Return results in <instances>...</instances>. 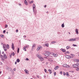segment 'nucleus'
I'll return each instance as SVG.
<instances>
[{
	"label": "nucleus",
	"instance_id": "nucleus-1",
	"mask_svg": "<svg viewBox=\"0 0 79 79\" xmlns=\"http://www.w3.org/2000/svg\"><path fill=\"white\" fill-rule=\"evenodd\" d=\"M1 58V60L3 62L4 61V58H3V56L2 55H1L0 56Z\"/></svg>",
	"mask_w": 79,
	"mask_h": 79
},
{
	"label": "nucleus",
	"instance_id": "nucleus-2",
	"mask_svg": "<svg viewBox=\"0 0 79 79\" xmlns=\"http://www.w3.org/2000/svg\"><path fill=\"white\" fill-rule=\"evenodd\" d=\"M33 11L34 13V14L35 15H36V14H37V10L35 9L33 10Z\"/></svg>",
	"mask_w": 79,
	"mask_h": 79
},
{
	"label": "nucleus",
	"instance_id": "nucleus-3",
	"mask_svg": "<svg viewBox=\"0 0 79 79\" xmlns=\"http://www.w3.org/2000/svg\"><path fill=\"white\" fill-rule=\"evenodd\" d=\"M73 66V68H77L78 65L76 64H73L72 65Z\"/></svg>",
	"mask_w": 79,
	"mask_h": 79
},
{
	"label": "nucleus",
	"instance_id": "nucleus-4",
	"mask_svg": "<svg viewBox=\"0 0 79 79\" xmlns=\"http://www.w3.org/2000/svg\"><path fill=\"white\" fill-rule=\"evenodd\" d=\"M3 56L5 59H7L8 58V57H7V56H6L5 54H4Z\"/></svg>",
	"mask_w": 79,
	"mask_h": 79
},
{
	"label": "nucleus",
	"instance_id": "nucleus-5",
	"mask_svg": "<svg viewBox=\"0 0 79 79\" xmlns=\"http://www.w3.org/2000/svg\"><path fill=\"white\" fill-rule=\"evenodd\" d=\"M60 50L61 51H62V52H63V53H64V52H66V49H63V48H61L60 49Z\"/></svg>",
	"mask_w": 79,
	"mask_h": 79
},
{
	"label": "nucleus",
	"instance_id": "nucleus-6",
	"mask_svg": "<svg viewBox=\"0 0 79 79\" xmlns=\"http://www.w3.org/2000/svg\"><path fill=\"white\" fill-rule=\"evenodd\" d=\"M12 50H15V46H14V44H13V43H12Z\"/></svg>",
	"mask_w": 79,
	"mask_h": 79
},
{
	"label": "nucleus",
	"instance_id": "nucleus-7",
	"mask_svg": "<svg viewBox=\"0 0 79 79\" xmlns=\"http://www.w3.org/2000/svg\"><path fill=\"white\" fill-rule=\"evenodd\" d=\"M75 31L77 34H79V31H78V29H76Z\"/></svg>",
	"mask_w": 79,
	"mask_h": 79
},
{
	"label": "nucleus",
	"instance_id": "nucleus-8",
	"mask_svg": "<svg viewBox=\"0 0 79 79\" xmlns=\"http://www.w3.org/2000/svg\"><path fill=\"white\" fill-rule=\"evenodd\" d=\"M42 48L41 47V46H40V47H38L37 49V51H39V50H40V48Z\"/></svg>",
	"mask_w": 79,
	"mask_h": 79
},
{
	"label": "nucleus",
	"instance_id": "nucleus-9",
	"mask_svg": "<svg viewBox=\"0 0 79 79\" xmlns=\"http://www.w3.org/2000/svg\"><path fill=\"white\" fill-rule=\"evenodd\" d=\"M59 67L60 66H57L55 68H54V69H55V70H56V69H58Z\"/></svg>",
	"mask_w": 79,
	"mask_h": 79
},
{
	"label": "nucleus",
	"instance_id": "nucleus-10",
	"mask_svg": "<svg viewBox=\"0 0 79 79\" xmlns=\"http://www.w3.org/2000/svg\"><path fill=\"white\" fill-rule=\"evenodd\" d=\"M35 9V4H34L33 5V10Z\"/></svg>",
	"mask_w": 79,
	"mask_h": 79
},
{
	"label": "nucleus",
	"instance_id": "nucleus-11",
	"mask_svg": "<svg viewBox=\"0 0 79 79\" xmlns=\"http://www.w3.org/2000/svg\"><path fill=\"white\" fill-rule=\"evenodd\" d=\"M24 3L26 5H28V4H27V2L26 0H25L24 1Z\"/></svg>",
	"mask_w": 79,
	"mask_h": 79
},
{
	"label": "nucleus",
	"instance_id": "nucleus-12",
	"mask_svg": "<svg viewBox=\"0 0 79 79\" xmlns=\"http://www.w3.org/2000/svg\"><path fill=\"white\" fill-rule=\"evenodd\" d=\"M66 48L67 50H68L69 48H71V47H70V46H67Z\"/></svg>",
	"mask_w": 79,
	"mask_h": 79
},
{
	"label": "nucleus",
	"instance_id": "nucleus-13",
	"mask_svg": "<svg viewBox=\"0 0 79 79\" xmlns=\"http://www.w3.org/2000/svg\"><path fill=\"white\" fill-rule=\"evenodd\" d=\"M24 71L25 72V73H26V74H28V73H29V72H28V70H27L26 69H25Z\"/></svg>",
	"mask_w": 79,
	"mask_h": 79
},
{
	"label": "nucleus",
	"instance_id": "nucleus-14",
	"mask_svg": "<svg viewBox=\"0 0 79 79\" xmlns=\"http://www.w3.org/2000/svg\"><path fill=\"white\" fill-rule=\"evenodd\" d=\"M49 45L48 44V43H45V46H46V47H48L49 46Z\"/></svg>",
	"mask_w": 79,
	"mask_h": 79
},
{
	"label": "nucleus",
	"instance_id": "nucleus-15",
	"mask_svg": "<svg viewBox=\"0 0 79 79\" xmlns=\"http://www.w3.org/2000/svg\"><path fill=\"white\" fill-rule=\"evenodd\" d=\"M66 74L67 76H68V77H69V73L68 72H66Z\"/></svg>",
	"mask_w": 79,
	"mask_h": 79
},
{
	"label": "nucleus",
	"instance_id": "nucleus-16",
	"mask_svg": "<svg viewBox=\"0 0 79 79\" xmlns=\"http://www.w3.org/2000/svg\"><path fill=\"white\" fill-rule=\"evenodd\" d=\"M3 48L4 49V51H6L7 50V49H6V48L4 46H3Z\"/></svg>",
	"mask_w": 79,
	"mask_h": 79
},
{
	"label": "nucleus",
	"instance_id": "nucleus-17",
	"mask_svg": "<svg viewBox=\"0 0 79 79\" xmlns=\"http://www.w3.org/2000/svg\"><path fill=\"white\" fill-rule=\"evenodd\" d=\"M48 71L50 72V74H52V70L50 69H49Z\"/></svg>",
	"mask_w": 79,
	"mask_h": 79
},
{
	"label": "nucleus",
	"instance_id": "nucleus-18",
	"mask_svg": "<svg viewBox=\"0 0 79 79\" xmlns=\"http://www.w3.org/2000/svg\"><path fill=\"white\" fill-rule=\"evenodd\" d=\"M16 61L17 62V63H19V62L20 61V60H19V59H17L16 60Z\"/></svg>",
	"mask_w": 79,
	"mask_h": 79
},
{
	"label": "nucleus",
	"instance_id": "nucleus-19",
	"mask_svg": "<svg viewBox=\"0 0 79 79\" xmlns=\"http://www.w3.org/2000/svg\"><path fill=\"white\" fill-rule=\"evenodd\" d=\"M74 61H79V59H74Z\"/></svg>",
	"mask_w": 79,
	"mask_h": 79
},
{
	"label": "nucleus",
	"instance_id": "nucleus-20",
	"mask_svg": "<svg viewBox=\"0 0 79 79\" xmlns=\"http://www.w3.org/2000/svg\"><path fill=\"white\" fill-rule=\"evenodd\" d=\"M11 54L12 56H12H15V52H13L12 53H11Z\"/></svg>",
	"mask_w": 79,
	"mask_h": 79
},
{
	"label": "nucleus",
	"instance_id": "nucleus-21",
	"mask_svg": "<svg viewBox=\"0 0 79 79\" xmlns=\"http://www.w3.org/2000/svg\"><path fill=\"white\" fill-rule=\"evenodd\" d=\"M6 48L7 49H9V48H10V46H9V45L8 44L7 45Z\"/></svg>",
	"mask_w": 79,
	"mask_h": 79
},
{
	"label": "nucleus",
	"instance_id": "nucleus-22",
	"mask_svg": "<svg viewBox=\"0 0 79 79\" xmlns=\"http://www.w3.org/2000/svg\"><path fill=\"white\" fill-rule=\"evenodd\" d=\"M61 27L63 28L64 27V23L62 24Z\"/></svg>",
	"mask_w": 79,
	"mask_h": 79
},
{
	"label": "nucleus",
	"instance_id": "nucleus-23",
	"mask_svg": "<svg viewBox=\"0 0 79 79\" xmlns=\"http://www.w3.org/2000/svg\"><path fill=\"white\" fill-rule=\"evenodd\" d=\"M35 47V44H34L33 45H32V48H33V49H34V47Z\"/></svg>",
	"mask_w": 79,
	"mask_h": 79
},
{
	"label": "nucleus",
	"instance_id": "nucleus-24",
	"mask_svg": "<svg viewBox=\"0 0 79 79\" xmlns=\"http://www.w3.org/2000/svg\"><path fill=\"white\" fill-rule=\"evenodd\" d=\"M67 55H66L65 58H67V59H70V58H69V57H68V56Z\"/></svg>",
	"mask_w": 79,
	"mask_h": 79
},
{
	"label": "nucleus",
	"instance_id": "nucleus-25",
	"mask_svg": "<svg viewBox=\"0 0 79 79\" xmlns=\"http://www.w3.org/2000/svg\"><path fill=\"white\" fill-rule=\"evenodd\" d=\"M46 53H47V54H48V55H50V52H46Z\"/></svg>",
	"mask_w": 79,
	"mask_h": 79
},
{
	"label": "nucleus",
	"instance_id": "nucleus-26",
	"mask_svg": "<svg viewBox=\"0 0 79 79\" xmlns=\"http://www.w3.org/2000/svg\"><path fill=\"white\" fill-rule=\"evenodd\" d=\"M26 48H25V47H23V50H24V51H25V52H26V51H27V50H26Z\"/></svg>",
	"mask_w": 79,
	"mask_h": 79
},
{
	"label": "nucleus",
	"instance_id": "nucleus-27",
	"mask_svg": "<svg viewBox=\"0 0 79 79\" xmlns=\"http://www.w3.org/2000/svg\"><path fill=\"white\" fill-rule=\"evenodd\" d=\"M70 55H71V56H73V57L75 56V55L73 54H71Z\"/></svg>",
	"mask_w": 79,
	"mask_h": 79
},
{
	"label": "nucleus",
	"instance_id": "nucleus-28",
	"mask_svg": "<svg viewBox=\"0 0 79 79\" xmlns=\"http://www.w3.org/2000/svg\"><path fill=\"white\" fill-rule=\"evenodd\" d=\"M19 48H18L17 50V53H19Z\"/></svg>",
	"mask_w": 79,
	"mask_h": 79
},
{
	"label": "nucleus",
	"instance_id": "nucleus-29",
	"mask_svg": "<svg viewBox=\"0 0 79 79\" xmlns=\"http://www.w3.org/2000/svg\"><path fill=\"white\" fill-rule=\"evenodd\" d=\"M40 59V60H41V61H43L44 60V58L42 57H41Z\"/></svg>",
	"mask_w": 79,
	"mask_h": 79
},
{
	"label": "nucleus",
	"instance_id": "nucleus-30",
	"mask_svg": "<svg viewBox=\"0 0 79 79\" xmlns=\"http://www.w3.org/2000/svg\"><path fill=\"white\" fill-rule=\"evenodd\" d=\"M66 68H69V65H68V64H66Z\"/></svg>",
	"mask_w": 79,
	"mask_h": 79
},
{
	"label": "nucleus",
	"instance_id": "nucleus-31",
	"mask_svg": "<svg viewBox=\"0 0 79 79\" xmlns=\"http://www.w3.org/2000/svg\"><path fill=\"white\" fill-rule=\"evenodd\" d=\"M0 36H1V37H2V38H3V37H4V35H2L1 34L0 35Z\"/></svg>",
	"mask_w": 79,
	"mask_h": 79
},
{
	"label": "nucleus",
	"instance_id": "nucleus-32",
	"mask_svg": "<svg viewBox=\"0 0 79 79\" xmlns=\"http://www.w3.org/2000/svg\"><path fill=\"white\" fill-rule=\"evenodd\" d=\"M69 41H73V39H70L69 40Z\"/></svg>",
	"mask_w": 79,
	"mask_h": 79
},
{
	"label": "nucleus",
	"instance_id": "nucleus-33",
	"mask_svg": "<svg viewBox=\"0 0 79 79\" xmlns=\"http://www.w3.org/2000/svg\"><path fill=\"white\" fill-rule=\"evenodd\" d=\"M6 69H7L8 70H9V67L8 66H7L6 68Z\"/></svg>",
	"mask_w": 79,
	"mask_h": 79
},
{
	"label": "nucleus",
	"instance_id": "nucleus-34",
	"mask_svg": "<svg viewBox=\"0 0 79 79\" xmlns=\"http://www.w3.org/2000/svg\"><path fill=\"white\" fill-rule=\"evenodd\" d=\"M46 56H50L49 55H48V54H46L45 55Z\"/></svg>",
	"mask_w": 79,
	"mask_h": 79
},
{
	"label": "nucleus",
	"instance_id": "nucleus-35",
	"mask_svg": "<svg viewBox=\"0 0 79 79\" xmlns=\"http://www.w3.org/2000/svg\"><path fill=\"white\" fill-rule=\"evenodd\" d=\"M9 69L10 71H13V69H12L11 68H9Z\"/></svg>",
	"mask_w": 79,
	"mask_h": 79
},
{
	"label": "nucleus",
	"instance_id": "nucleus-36",
	"mask_svg": "<svg viewBox=\"0 0 79 79\" xmlns=\"http://www.w3.org/2000/svg\"><path fill=\"white\" fill-rule=\"evenodd\" d=\"M11 72L12 75L14 74V71H13V70L11 71Z\"/></svg>",
	"mask_w": 79,
	"mask_h": 79
},
{
	"label": "nucleus",
	"instance_id": "nucleus-37",
	"mask_svg": "<svg viewBox=\"0 0 79 79\" xmlns=\"http://www.w3.org/2000/svg\"><path fill=\"white\" fill-rule=\"evenodd\" d=\"M56 42V41H53L51 42L52 44H55Z\"/></svg>",
	"mask_w": 79,
	"mask_h": 79
},
{
	"label": "nucleus",
	"instance_id": "nucleus-38",
	"mask_svg": "<svg viewBox=\"0 0 79 79\" xmlns=\"http://www.w3.org/2000/svg\"><path fill=\"white\" fill-rule=\"evenodd\" d=\"M73 47H77V45H76V44H73Z\"/></svg>",
	"mask_w": 79,
	"mask_h": 79
},
{
	"label": "nucleus",
	"instance_id": "nucleus-39",
	"mask_svg": "<svg viewBox=\"0 0 79 79\" xmlns=\"http://www.w3.org/2000/svg\"><path fill=\"white\" fill-rule=\"evenodd\" d=\"M66 64H64L63 65V66L64 67H65L66 68Z\"/></svg>",
	"mask_w": 79,
	"mask_h": 79
},
{
	"label": "nucleus",
	"instance_id": "nucleus-40",
	"mask_svg": "<svg viewBox=\"0 0 79 79\" xmlns=\"http://www.w3.org/2000/svg\"><path fill=\"white\" fill-rule=\"evenodd\" d=\"M34 2V1H31L30 2V4H31V3H32Z\"/></svg>",
	"mask_w": 79,
	"mask_h": 79
},
{
	"label": "nucleus",
	"instance_id": "nucleus-41",
	"mask_svg": "<svg viewBox=\"0 0 79 79\" xmlns=\"http://www.w3.org/2000/svg\"><path fill=\"white\" fill-rule=\"evenodd\" d=\"M63 75L64 76H66V73L65 72H63Z\"/></svg>",
	"mask_w": 79,
	"mask_h": 79
},
{
	"label": "nucleus",
	"instance_id": "nucleus-42",
	"mask_svg": "<svg viewBox=\"0 0 79 79\" xmlns=\"http://www.w3.org/2000/svg\"><path fill=\"white\" fill-rule=\"evenodd\" d=\"M5 32H6V30H4L3 31V34H5Z\"/></svg>",
	"mask_w": 79,
	"mask_h": 79
},
{
	"label": "nucleus",
	"instance_id": "nucleus-43",
	"mask_svg": "<svg viewBox=\"0 0 79 79\" xmlns=\"http://www.w3.org/2000/svg\"><path fill=\"white\" fill-rule=\"evenodd\" d=\"M47 69H44V71L45 72V73H47Z\"/></svg>",
	"mask_w": 79,
	"mask_h": 79
},
{
	"label": "nucleus",
	"instance_id": "nucleus-44",
	"mask_svg": "<svg viewBox=\"0 0 79 79\" xmlns=\"http://www.w3.org/2000/svg\"><path fill=\"white\" fill-rule=\"evenodd\" d=\"M5 28H6L8 27V25H6L5 26Z\"/></svg>",
	"mask_w": 79,
	"mask_h": 79
},
{
	"label": "nucleus",
	"instance_id": "nucleus-45",
	"mask_svg": "<svg viewBox=\"0 0 79 79\" xmlns=\"http://www.w3.org/2000/svg\"><path fill=\"white\" fill-rule=\"evenodd\" d=\"M63 72H62V71H60V74H63Z\"/></svg>",
	"mask_w": 79,
	"mask_h": 79
},
{
	"label": "nucleus",
	"instance_id": "nucleus-46",
	"mask_svg": "<svg viewBox=\"0 0 79 79\" xmlns=\"http://www.w3.org/2000/svg\"><path fill=\"white\" fill-rule=\"evenodd\" d=\"M49 61H50L51 62H53V60L51 59H49Z\"/></svg>",
	"mask_w": 79,
	"mask_h": 79
},
{
	"label": "nucleus",
	"instance_id": "nucleus-47",
	"mask_svg": "<svg viewBox=\"0 0 79 79\" xmlns=\"http://www.w3.org/2000/svg\"><path fill=\"white\" fill-rule=\"evenodd\" d=\"M37 56L39 58H40H40H41V57L39 56Z\"/></svg>",
	"mask_w": 79,
	"mask_h": 79
},
{
	"label": "nucleus",
	"instance_id": "nucleus-48",
	"mask_svg": "<svg viewBox=\"0 0 79 79\" xmlns=\"http://www.w3.org/2000/svg\"><path fill=\"white\" fill-rule=\"evenodd\" d=\"M11 56H12V55H11V54H10V55L9 56V57H10V58H11Z\"/></svg>",
	"mask_w": 79,
	"mask_h": 79
},
{
	"label": "nucleus",
	"instance_id": "nucleus-49",
	"mask_svg": "<svg viewBox=\"0 0 79 79\" xmlns=\"http://www.w3.org/2000/svg\"><path fill=\"white\" fill-rule=\"evenodd\" d=\"M67 53H68V54H69V53H70V52H69V51H67Z\"/></svg>",
	"mask_w": 79,
	"mask_h": 79
},
{
	"label": "nucleus",
	"instance_id": "nucleus-50",
	"mask_svg": "<svg viewBox=\"0 0 79 79\" xmlns=\"http://www.w3.org/2000/svg\"><path fill=\"white\" fill-rule=\"evenodd\" d=\"M37 77H38V78H40V76L39 75H37Z\"/></svg>",
	"mask_w": 79,
	"mask_h": 79
},
{
	"label": "nucleus",
	"instance_id": "nucleus-51",
	"mask_svg": "<svg viewBox=\"0 0 79 79\" xmlns=\"http://www.w3.org/2000/svg\"><path fill=\"white\" fill-rule=\"evenodd\" d=\"M56 72L54 73V76H56Z\"/></svg>",
	"mask_w": 79,
	"mask_h": 79
},
{
	"label": "nucleus",
	"instance_id": "nucleus-52",
	"mask_svg": "<svg viewBox=\"0 0 79 79\" xmlns=\"http://www.w3.org/2000/svg\"><path fill=\"white\" fill-rule=\"evenodd\" d=\"M77 70L79 71V67H77Z\"/></svg>",
	"mask_w": 79,
	"mask_h": 79
},
{
	"label": "nucleus",
	"instance_id": "nucleus-53",
	"mask_svg": "<svg viewBox=\"0 0 79 79\" xmlns=\"http://www.w3.org/2000/svg\"><path fill=\"white\" fill-rule=\"evenodd\" d=\"M26 60L27 61H28L29 60V59H28V58H26Z\"/></svg>",
	"mask_w": 79,
	"mask_h": 79
},
{
	"label": "nucleus",
	"instance_id": "nucleus-54",
	"mask_svg": "<svg viewBox=\"0 0 79 79\" xmlns=\"http://www.w3.org/2000/svg\"><path fill=\"white\" fill-rule=\"evenodd\" d=\"M76 39H73V41H76Z\"/></svg>",
	"mask_w": 79,
	"mask_h": 79
},
{
	"label": "nucleus",
	"instance_id": "nucleus-55",
	"mask_svg": "<svg viewBox=\"0 0 79 79\" xmlns=\"http://www.w3.org/2000/svg\"><path fill=\"white\" fill-rule=\"evenodd\" d=\"M14 71H15L16 69V68H15L14 69H13Z\"/></svg>",
	"mask_w": 79,
	"mask_h": 79
},
{
	"label": "nucleus",
	"instance_id": "nucleus-56",
	"mask_svg": "<svg viewBox=\"0 0 79 79\" xmlns=\"http://www.w3.org/2000/svg\"><path fill=\"white\" fill-rule=\"evenodd\" d=\"M67 56H68V57H69V58H71V56L69 55H67Z\"/></svg>",
	"mask_w": 79,
	"mask_h": 79
},
{
	"label": "nucleus",
	"instance_id": "nucleus-57",
	"mask_svg": "<svg viewBox=\"0 0 79 79\" xmlns=\"http://www.w3.org/2000/svg\"><path fill=\"white\" fill-rule=\"evenodd\" d=\"M0 63H1L0 64H1V65H2V64H3V63H2V62H0Z\"/></svg>",
	"mask_w": 79,
	"mask_h": 79
},
{
	"label": "nucleus",
	"instance_id": "nucleus-58",
	"mask_svg": "<svg viewBox=\"0 0 79 79\" xmlns=\"http://www.w3.org/2000/svg\"><path fill=\"white\" fill-rule=\"evenodd\" d=\"M73 58V57L72 56H71L70 57H69V58H70H70Z\"/></svg>",
	"mask_w": 79,
	"mask_h": 79
},
{
	"label": "nucleus",
	"instance_id": "nucleus-59",
	"mask_svg": "<svg viewBox=\"0 0 79 79\" xmlns=\"http://www.w3.org/2000/svg\"><path fill=\"white\" fill-rule=\"evenodd\" d=\"M16 32H18V30L17 29L16 30Z\"/></svg>",
	"mask_w": 79,
	"mask_h": 79
},
{
	"label": "nucleus",
	"instance_id": "nucleus-60",
	"mask_svg": "<svg viewBox=\"0 0 79 79\" xmlns=\"http://www.w3.org/2000/svg\"><path fill=\"white\" fill-rule=\"evenodd\" d=\"M44 8H46L47 7V5H45L44 6Z\"/></svg>",
	"mask_w": 79,
	"mask_h": 79
},
{
	"label": "nucleus",
	"instance_id": "nucleus-61",
	"mask_svg": "<svg viewBox=\"0 0 79 79\" xmlns=\"http://www.w3.org/2000/svg\"><path fill=\"white\" fill-rule=\"evenodd\" d=\"M17 64V62L15 61V64Z\"/></svg>",
	"mask_w": 79,
	"mask_h": 79
},
{
	"label": "nucleus",
	"instance_id": "nucleus-62",
	"mask_svg": "<svg viewBox=\"0 0 79 79\" xmlns=\"http://www.w3.org/2000/svg\"><path fill=\"white\" fill-rule=\"evenodd\" d=\"M47 53H43V55H45H45H46Z\"/></svg>",
	"mask_w": 79,
	"mask_h": 79
},
{
	"label": "nucleus",
	"instance_id": "nucleus-63",
	"mask_svg": "<svg viewBox=\"0 0 79 79\" xmlns=\"http://www.w3.org/2000/svg\"><path fill=\"white\" fill-rule=\"evenodd\" d=\"M24 47H25V48H27V46H24Z\"/></svg>",
	"mask_w": 79,
	"mask_h": 79
},
{
	"label": "nucleus",
	"instance_id": "nucleus-64",
	"mask_svg": "<svg viewBox=\"0 0 79 79\" xmlns=\"http://www.w3.org/2000/svg\"><path fill=\"white\" fill-rule=\"evenodd\" d=\"M78 64V66H79V64Z\"/></svg>",
	"mask_w": 79,
	"mask_h": 79
}]
</instances>
